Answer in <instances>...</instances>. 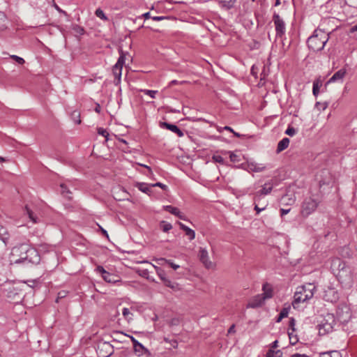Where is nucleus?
I'll return each mask as SVG.
<instances>
[{"label":"nucleus","instance_id":"1","mask_svg":"<svg viewBox=\"0 0 357 357\" xmlns=\"http://www.w3.org/2000/svg\"><path fill=\"white\" fill-rule=\"evenodd\" d=\"M10 259L12 264H38L40 261V256L37 250L23 243L13 248Z\"/></svg>","mask_w":357,"mask_h":357},{"label":"nucleus","instance_id":"2","mask_svg":"<svg viewBox=\"0 0 357 357\" xmlns=\"http://www.w3.org/2000/svg\"><path fill=\"white\" fill-rule=\"evenodd\" d=\"M316 291L317 287L313 283H307L298 287L294 296V301L292 302L293 307L297 308L299 303L306 302L311 299Z\"/></svg>","mask_w":357,"mask_h":357},{"label":"nucleus","instance_id":"3","mask_svg":"<svg viewBox=\"0 0 357 357\" xmlns=\"http://www.w3.org/2000/svg\"><path fill=\"white\" fill-rule=\"evenodd\" d=\"M329 36L321 29L314 30L313 34L307 39L308 47L314 52H319L324 49L328 41Z\"/></svg>","mask_w":357,"mask_h":357},{"label":"nucleus","instance_id":"4","mask_svg":"<svg viewBox=\"0 0 357 357\" xmlns=\"http://www.w3.org/2000/svg\"><path fill=\"white\" fill-rule=\"evenodd\" d=\"M273 190V185L269 183H266L263 186L262 189L256 192L254 195V202H255V210L258 215L261 211L266 209L268 206V203L261 204V207H259V202H261L263 195H268Z\"/></svg>","mask_w":357,"mask_h":357},{"label":"nucleus","instance_id":"5","mask_svg":"<svg viewBox=\"0 0 357 357\" xmlns=\"http://www.w3.org/2000/svg\"><path fill=\"white\" fill-rule=\"evenodd\" d=\"M319 202L313 197H306L301 206V214L307 217L312 213L317 208Z\"/></svg>","mask_w":357,"mask_h":357},{"label":"nucleus","instance_id":"6","mask_svg":"<svg viewBox=\"0 0 357 357\" xmlns=\"http://www.w3.org/2000/svg\"><path fill=\"white\" fill-rule=\"evenodd\" d=\"M119 53L120 56L118 59V61L112 69L114 76L116 79H118V82L121 80L122 68L125 63L126 56V55H128V52H125L122 50H119Z\"/></svg>","mask_w":357,"mask_h":357},{"label":"nucleus","instance_id":"7","mask_svg":"<svg viewBox=\"0 0 357 357\" xmlns=\"http://www.w3.org/2000/svg\"><path fill=\"white\" fill-rule=\"evenodd\" d=\"M273 21L275 28L276 36L278 38H282L286 31L284 21L280 17L279 14L276 13H273Z\"/></svg>","mask_w":357,"mask_h":357},{"label":"nucleus","instance_id":"8","mask_svg":"<svg viewBox=\"0 0 357 357\" xmlns=\"http://www.w3.org/2000/svg\"><path fill=\"white\" fill-rule=\"evenodd\" d=\"M98 273L101 274L103 280L108 283H116L119 282L118 277L106 271L102 266H98L96 268Z\"/></svg>","mask_w":357,"mask_h":357},{"label":"nucleus","instance_id":"9","mask_svg":"<svg viewBox=\"0 0 357 357\" xmlns=\"http://www.w3.org/2000/svg\"><path fill=\"white\" fill-rule=\"evenodd\" d=\"M199 258L200 261L206 268H211L213 267V263L210 261L208 251L205 248H199Z\"/></svg>","mask_w":357,"mask_h":357},{"label":"nucleus","instance_id":"10","mask_svg":"<svg viewBox=\"0 0 357 357\" xmlns=\"http://www.w3.org/2000/svg\"><path fill=\"white\" fill-rule=\"evenodd\" d=\"M266 299L261 294H257L250 301L248 304V307L257 308L261 307L264 303Z\"/></svg>","mask_w":357,"mask_h":357},{"label":"nucleus","instance_id":"11","mask_svg":"<svg viewBox=\"0 0 357 357\" xmlns=\"http://www.w3.org/2000/svg\"><path fill=\"white\" fill-rule=\"evenodd\" d=\"M129 337L133 344L134 351L138 356H141L148 351L147 349L141 343H139L134 337Z\"/></svg>","mask_w":357,"mask_h":357},{"label":"nucleus","instance_id":"12","mask_svg":"<svg viewBox=\"0 0 357 357\" xmlns=\"http://www.w3.org/2000/svg\"><path fill=\"white\" fill-rule=\"evenodd\" d=\"M160 127L169 130L170 131L176 133L179 137H181L184 135L183 132L174 124H171L167 122H161Z\"/></svg>","mask_w":357,"mask_h":357},{"label":"nucleus","instance_id":"13","mask_svg":"<svg viewBox=\"0 0 357 357\" xmlns=\"http://www.w3.org/2000/svg\"><path fill=\"white\" fill-rule=\"evenodd\" d=\"M164 209L166 211L169 212L170 213L177 216L178 218L186 220V217L180 211V210L174 206H172L171 205H167L163 206Z\"/></svg>","mask_w":357,"mask_h":357},{"label":"nucleus","instance_id":"14","mask_svg":"<svg viewBox=\"0 0 357 357\" xmlns=\"http://www.w3.org/2000/svg\"><path fill=\"white\" fill-rule=\"evenodd\" d=\"M262 291L261 295L264 296L266 300L270 299L273 296V289L271 284L268 282L264 283L262 286Z\"/></svg>","mask_w":357,"mask_h":357},{"label":"nucleus","instance_id":"15","mask_svg":"<svg viewBox=\"0 0 357 357\" xmlns=\"http://www.w3.org/2000/svg\"><path fill=\"white\" fill-rule=\"evenodd\" d=\"M346 70L344 68H341L337 72H335L333 75L329 79V80L327 82V84L335 82L337 80H342L344 77L346 75Z\"/></svg>","mask_w":357,"mask_h":357},{"label":"nucleus","instance_id":"16","mask_svg":"<svg viewBox=\"0 0 357 357\" xmlns=\"http://www.w3.org/2000/svg\"><path fill=\"white\" fill-rule=\"evenodd\" d=\"M136 187L142 192L146 193L149 196L152 193V188L153 186H151V184H147L144 183H137L136 184Z\"/></svg>","mask_w":357,"mask_h":357},{"label":"nucleus","instance_id":"17","mask_svg":"<svg viewBox=\"0 0 357 357\" xmlns=\"http://www.w3.org/2000/svg\"><path fill=\"white\" fill-rule=\"evenodd\" d=\"M289 144V139L287 137L283 138L282 140H280L277 146V153H280L284 149H286Z\"/></svg>","mask_w":357,"mask_h":357},{"label":"nucleus","instance_id":"18","mask_svg":"<svg viewBox=\"0 0 357 357\" xmlns=\"http://www.w3.org/2000/svg\"><path fill=\"white\" fill-rule=\"evenodd\" d=\"M248 168L255 172H261L266 169V166L262 164L255 162H250L248 164Z\"/></svg>","mask_w":357,"mask_h":357},{"label":"nucleus","instance_id":"19","mask_svg":"<svg viewBox=\"0 0 357 357\" xmlns=\"http://www.w3.org/2000/svg\"><path fill=\"white\" fill-rule=\"evenodd\" d=\"M236 1V0H220L219 3L222 8L230 9L234 6Z\"/></svg>","mask_w":357,"mask_h":357},{"label":"nucleus","instance_id":"20","mask_svg":"<svg viewBox=\"0 0 357 357\" xmlns=\"http://www.w3.org/2000/svg\"><path fill=\"white\" fill-rule=\"evenodd\" d=\"M280 202L282 204L291 205L294 203L295 199L291 195H284L281 197Z\"/></svg>","mask_w":357,"mask_h":357},{"label":"nucleus","instance_id":"21","mask_svg":"<svg viewBox=\"0 0 357 357\" xmlns=\"http://www.w3.org/2000/svg\"><path fill=\"white\" fill-rule=\"evenodd\" d=\"M60 188H61V193L62 194V195L68 199H72V197H71L72 192L68 188L66 185L62 183L60 185Z\"/></svg>","mask_w":357,"mask_h":357},{"label":"nucleus","instance_id":"22","mask_svg":"<svg viewBox=\"0 0 357 357\" xmlns=\"http://www.w3.org/2000/svg\"><path fill=\"white\" fill-rule=\"evenodd\" d=\"M163 283L166 287L171 288L174 291H178L181 289L179 284L177 282L171 281L169 279L166 280Z\"/></svg>","mask_w":357,"mask_h":357},{"label":"nucleus","instance_id":"23","mask_svg":"<svg viewBox=\"0 0 357 357\" xmlns=\"http://www.w3.org/2000/svg\"><path fill=\"white\" fill-rule=\"evenodd\" d=\"M320 357H342V356L339 351L334 350L322 352L320 354Z\"/></svg>","mask_w":357,"mask_h":357},{"label":"nucleus","instance_id":"24","mask_svg":"<svg viewBox=\"0 0 357 357\" xmlns=\"http://www.w3.org/2000/svg\"><path fill=\"white\" fill-rule=\"evenodd\" d=\"M153 267L155 269V271H156V273L157 275H158V277L160 278V280L164 282L166 280H167L168 278L166 277V273L165 271L162 269L161 268L157 266H154L153 265Z\"/></svg>","mask_w":357,"mask_h":357},{"label":"nucleus","instance_id":"25","mask_svg":"<svg viewBox=\"0 0 357 357\" xmlns=\"http://www.w3.org/2000/svg\"><path fill=\"white\" fill-rule=\"evenodd\" d=\"M26 212L29 218V219L32 221L33 223H37L38 222V218L37 215L31 210L29 208V207L26 206L25 207Z\"/></svg>","mask_w":357,"mask_h":357},{"label":"nucleus","instance_id":"26","mask_svg":"<svg viewBox=\"0 0 357 357\" xmlns=\"http://www.w3.org/2000/svg\"><path fill=\"white\" fill-rule=\"evenodd\" d=\"M160 228L162 230V231L168 232L172 229V225L171 223L162 220L160 222Z\"/></svg>","mask_w":357,"mask_h":357},{"label":"nucleus","instance_id":"27","mask_svg":"<svg viewBox=\"0 0 357 357\" xmlns=\"http://www.w3.org/2000/svg\"><path fill=\"white\" fill-rule=\"evenodd\" d=\"M266 357H282V352L280 350L274 351L272 349H270L266 355Z\"/></svg>","mask_w":357,"mask_h":357},{"label":"nucleus","instance_id":"28","mask_svg":"<svg viewBox=\"0 0 357 357\" xmlns=\"http://www.w3.org/2000/svg\"><path fill=\"white\" fill-rule=\"evenodd\" d=\"M8 234L7 229L0 225V239L4 243L5 245L7 244V241L8 239V237H5V235Z\"/></svg>","mask_w":357,"mask_h":357},{"label":"nucleus","instance_id":"29","mask_svg":"<svg viewBox=\"0 0 357 357\" xmlns=\"http://www.w3.org/2000/svg\"><path fill=\"white\" fill-rule=\"evenodd\" d=\"M289 311V307L282 308L281 312H280L279 316L278 317V318L276 319V322H280L283 318L287 317L288 316Z\"/></svg>","mask_w":357,"mask_h":357},{"label":"nucleus","instance_id":"30","mask_svg":"<svg viewBox=\"0 0 357 357\" xmlns=\"http://www.w3.org/2000/svg\"><path fill=\"white\" fill-rule=\"evenodd\" d=\"M295 331H288V335L289 337L290 344L292 345L296 344L298 342V339L296 335L294 334Z\"/></svg>","mask_w":357,"mask_h":357},{"label":"nucleus","instance_id":"31","mask_svg":"<svg viewBox=\"0 0 357 357\" xmlns=\"http://www.w3.org/2000/svg\"><path fill=\"white\" fill-rule=\"evenodd\" d=\"M122 314L124 317V318L128 321H130L132 319V314L130 312V310L127 307H124L122 310Z\"/></svg>","mask_w":357,"mask_h":357},{"label":"nucleus","instance_id":"32","mask_svg":"<svg viewBox=\"0 0 357 357\" xmlns=\"http://www.w3.org/2000/svg\"><path fill=\"white\" fill-rule=\"evenodd\" d=\"M95 15L104 21H107L108 17L105 15L103 10L101 8L96 9Z\"/></svg>","mask_w":357,"mask_h":357},{"label":"nucleus","instance_id":"33","mask_svg":"<svg viewBox=\"0 0 357 357\" xmlns=\"http://www.w3.org/2000/svg\"><path fill=\"white\" fill-rule=\"evenodd\" d=\"M71 116L75 123L79 124L81 123L80 114L78 111H77V110L73 111L71 114Z\"/></svg>","mask_w":357,"mask_h":357},{"label":"nucleus","instance_id":"34","mask_svg":"<svg viewBox=\"0 0 357 357\" xmlns=\"http://www.w3.org/2000/svg\"><path fill=\"white\" fill-rule=\"evenodd\" d=\"M101 347H102V349H109V353L105 355H102V357H108L112 354V347L110 344L104 342L102 344Z\"/></svg>","mask_w":357,"mask_h":357},{"label":"nucleus","instance_id":"35","mask_svg":"<svg viewBox=\"0 0 357 357\" xmlns=\"http://www.w3.org/2000/svg\"><path fill=\"white\" fill-rule=\"evenodd\" d=\"M185 235L188 237L190 241L195 239V232L192 229L188 227V229L185 231Z\"/></svg>","mask_w":357,"mask_h":357},{"label":"nucleus","instance_id":"36","mask_svg":"<svg viewBox=\"0 0 357 357\" xmlns=\"http://www.w3.org/2000/svg\"><path fill=\"white\" fill-rule=\"evenodd\" d=\"M312 93L315 96H317L319 93V83L318 80L313 82Z\"/></svg>","mask_w":357,"mask_h":357},{"label":"nucleus","instance_id":"37","mask_svg":"<svg viewBox=\"0 0 357 357\" xmlns=\"http://www.w3.org/2000/svg\"><path fill=\"white\" fill-rule=\"evenodd\" d=\"M142 91L144 94L149 96L152 98H154L155 97V95L158 93V91H155V90L144 89V90H142Z\"/></svg>","mask_w":357,"mask_h":357},{"label":"nucleus","instance_id":"38","mask_svg":"<svg viewBox=\"0 0 357 357\" xmlns=\"http://www.w3.org/2000/svg\"><path fill=\"white\" fill-rule=\"evenodd\" d=\"M98 133L106 138V141L108 140V136L109 133L108 132L103 128H98Z\"/></svg>","mask_w":357,"mask_h":357},{"label":"nucleus","instance_id":"39","mask_svg":"<svg viewBox=\"0 0 357 357\" xmlns=\"http://www.w3.org/2000/svg\"><path fill=\"white\" fill-rule=\"evenodd\" d=\"M295 326H296V321H295V319L293 317L290 318L289 323V329H288V331H296Z\"/></svg>","mask_w":357,"mask_h":357},{"label":"nucleus","instance_id":"40","mask_svg":"<svg viewBox=\"0 0 357 357\" xmlns=\"http://www.w3.org/2000/svg\"><path fill=\"white\" fill-rule=\"evenodd\" d=\"M296 133V130L294 127L289 126L285 130V134L289 136H294Z\"/></svg>","mask_w":357,"mask_h":357},{"label":"nucleus","instance_id":"41","mask_svg":"<svg viewBox=\"0 0 357 357\" xmlns=\"http://www.w3.org/2000/svg\"><path fill=\"white\" fill-rule=\"evenodd\" d=\"M10 57H11L13 60H15V61L17 63H19V64H21V65H22V64L24 63V62H25V61H24V59L23 58L20 57V56H17V55H12V56H10Z\"/></svg>","mask_w":357,"mask_h":357},{"label":"nucleus","instance_id":"42","mask_svg":"<svg viewBox=\"0 0 357 357\" xmlns=\"http://www.w3.org/2000/svg\"><path fill=\"white\" fill-rule=\"evenodd\" d=\"M153 260L157 263L158 265H160V266H162L165 264H168V262H169V260H167L165 258H158V259H155Z\"/></svg>","mask_w":357,"mask_h":357},{"label":"nucleus","instance_id":"43","mask_svg":"<svg viewBox=\"0 0 357 357\" xmlns=\"http://www.w3.org/2000/svg\"><path fill=\"white\" fill-rule=\"evenodd\" d=\"M151 186H153V187H160L163 190H167L168 189L167 185H166L160 182H158V183L151 184Z\"/></svg>","mask_w":357,"mask_h":357},{"label":"nucleus","instance_id":"44","mask_svg":"<svg viewBox=\"0 0 357 357\" xmlns=\"http://www.w3.org/2000/svg\"><path fill=\"white\" fill-rule=\"evenodd\" d=\"M180 324V319L178 318H172L169 321L170 326H178Z\"/></svg>","mask_w":357,"mask_h":357},{"label":"nucleus","instance_id":"45","mask_svg":"<svg viewBox=\"0 0 357 357\" xmlns=\"http://www.w3.org/2000/svg\"><path fill=\"white\" fill-rule=\"evenodd\" d=\"M322 327L327 332L331 331L333 328V326L331 324H323Z\"/></svg>","mask_w":357,"mask_h":357},{"label":"nucleus","instance_id":"46","mask_svg":"<svg viewBox=\"0 0 357 357\" xmlns=\"http://www.w3.org/2000/svg\"><path fill=\"white\" fill-rule=\"evenodd\" d=\"M168 264L174 270H176L180 267L179 265L175 264L174 263L172 262L170 260H169Z\"/></svg>","mask_w":357,"mask_h":357},{"label":"nucleus","instance_id":"47","mask_svg":"<svg viewBox=\"0 0 357 357\" xmlns=\"http://www.w3.org/2000/svg\"><path fill=\"white\" fill-rule=\"evenodd\" d=\"M290 211V208H281L280 209V215L281 216H284V215L287 214Z\"/></svg>","mask_w":357,"mask_h":357},{"label":"nucleus","instance_id":"48","mask_svg":"<svg viewBox=\"0 0 357 357\" xmlns=\"http://www.w3.org/2000/svg\"><path fill=\"white\" fill-rule=\"evenodd\" d=\"M236 332V330H235V324H232L229 328L228 329V331L227 333L229 334H231V333H234Z\"/></svg>","mask_w":357,"mask_h":357},{"label":"nucleus","instance_id":"49","mask_svg":"<svg viewBox=\"0 0 357 357\" xmlns=\"http://www.w3.org/2000/svg\"><path fill=\"white\" fill-rule=\"evenodd\" d=\"M213 159L218 162H223V158L220 155L213 156Z\"/></svg>","mask_w":357,"mask_h":357},{"label":"nucleus","instance_id":"50","mask_svg":"<svg viewBox=\"0 0 357 357\" xmlns=\"http://www.w3.org/2000/svg\"><path fill=\"white\" fill-rule=\"evenodd\" d=\"M171 345L174 347V348H177L178 347V342L176 340H173L172 341H169Z\"/></svg>","mask_w":357,"mask_h":357},{"label":"nucleus","instance_id":"51","mask_svg":"<svg viewBox=\"0 0 357 357\" xmlns=\"http://www.w3.org/2000/svg\"><path fill=\"white\" fill-rule=\"evenodd\" d=\"M178 225H179L180 228H181L183 231H185L188 229V227H187L186 225H185L184 224H183V223H181V222H178Z\"/></svg>","mask_w":357,"mask_h":357},{"label":"nucleus","instance_id":"52","mask_svg":"<svg viewBox=\"0 0 357 357\" xmlns=\"http://www.w3.org/2000/svg\"><path fill=\"white\" fill-rule=\"evenodd\" d=\"M291 357H310V356L306 354H294L291 355Z\"/></svg>","mask_w":357,"mask_h":357},{"label":"nucleus","instance_id":"53","mask_svg":"<svg viewBox=\"0 0 357 357\" xmlns=\"http://www.w3.org/2000/svg\"><path fill=\"white\" fill-rule=\"evenodd\" d=\"M317 105H321L323 109H326L328 106V103L327 102H324L323 103L317 102Z\"/></svg>","mask_w":357,"mask_h":357},{"label":"nucleus","instance_id":"54","mask_svg":"<svg viewBox=\"0 0 357 357\" xmlns=\"http://www.w3.org/2000/svg\"><path fill=\"white\" fill-rule=\"evenodd\" d=\"M165 18V17L163 16H154L152 17L153 20L154 21H160L162 20H163Z\"/></svg>","mask_w":357,"mask_h":357},{"label":"nucleus","instance_id":"55","mask_svg":"<svg viewBox=\"0 0 357 357\" xmlns=\"http://www.w3.org/2000/svg\"><path fill=\"white\" fill-rule=\"evenodd\" d=\"M278 347V340H275L274 342H272L271 344V349H275Z\"/></svg>","mask_w":357,"mask_h":357},{"label":"nucleus","instance_id":"56","mask_svg":"<svg viewBox=\"0 0 357 357\" xmlns=\"http://www.w3.org/2000/svg\"><path fill=\"white\" fill-rule=\"evenodd\" d=\"M142 166H143V167H146V168L149 170V172L150 174H153V172H152L151 168L150 167H149V166H147V165H142Z\"/></svg>","mask_w":357,"mask_h":357},{"label":"nucleus","instance_id":"57","mask_svg":"<svg viewBox=\"0 0 357 357\" xmlns=\"http://www.w3.org/2000/svg\"><path fill=\"white\" fill-rule=\"evenodd\" d=\"M142 16H143L145 19H148V18L151 17V16H150V13H149V12H147V13H146L143 14V15H142Z\"/></svg>","mask_w":357,"mask_h":357},{"label":"nucleus","instance_id":"58","mask_svg":"<svg viewBox=\"0 0 357 357\" xmlns=\"http://www.w3.org/2000/svg\"><path fill=\"white\" fill-rule=\"evenodd\" d=\"M95 111L97 112V113H100V106L99 104L97 105V106L95 108Z\"/></svg>","mask_w":357,"mask_h":357},{"label":"nucleus","instance_id":"59","mask_svg":"<svg viewBox=\"0 0 357 357\" xmlns=\"http://www.w3.org/2000/svg\"><path fill=\"white\" fill-rule=\"evenodd\" d=\"M66 293L64 291H61L59 293V298H63L65 297Z\"/></svg>","mask_w":357,"mask_h":357},{"label":"nucleus","instance_id":"60","mask_svg":"<svg viewBox=\"0 0 357 357\" xmlns=\"http://www.w3.org/2000/svg\"><path fill=\"white\" fill-rule=\"evenodd\" d=\"M101 229V231H102V233L108 238V234L107 232V231L105 229H104L103 228L100 227Z\"/></svg>","mask_w":357,"mask_h":357},{"label":"nucleus","instance_id":"61","mask_svg":"<svg viewBox=\"0 0 357 357\" xmlns=\"http://www.w3.org/2000/svg\"><path fill=\"white\" fill-rule=\"evenodd\" d=\"M236 157V155H234V153L231 154L230 155L231 160V161H236V158H235Z\"/></svg>","mask_w":357,"mask_h":357},{"label":"nucleus","instance_id":"62","mask_svg":"<svg viewBox=\"0 0 357 357\" xmlns=\"http://www.w3.org/2000/svg\"><path fill=\"white\" fill-rule=\"evenodd\" d=\"M178 84V81L177 80H172L169 83V85L172 86V85H174V84Z\"/></svg>","mask_w":357,"mask_h":357},{"label":"nucleus","instance_id":"63","mask_svg":"<svg viewBox=\"0 0 357 357\" xmlns=\"http://www.w3.org/2000/svg\"><path fill=\"white\" fill-rule=\"evenodd\" d=\"M281 4V0H276L275 2V6H278Z\"/></svg>","mask_w":357,"mask_h":357},{"label":"nucleus","instance_id":"64","mask_svg":"<svg viewBox=\"0 0 357 357\" xmlns=\"http://www.w3.org/2000/svg\"><path fill=\"white\" fill-rule=\"evenodd\" d=\"M351 31L352 32L353 31H356L357 32V24L355 26H352Z\"/></svg>","mask_w":357,"mask_h":357}]
</instances>
